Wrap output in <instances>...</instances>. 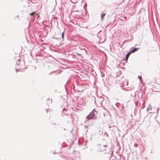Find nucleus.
Segmentation results:
<instances>
[{"mask_svg": "<svg viewBox=\"0 0 160 160\" xmlns=\"http://www.w3.org/2000/svg\"><path fill=\"white\" fill-rule=\"evenodd\" d=\"M97 113V112L94 109L87 116L85 121V123H87L88 121L92 118L95 119L96 116L95 112Z\"/></svg>", "mask_w": 160, "mask_h": 160, "instance_id": "f257e3e1", "label": "nucleus"}, {"mask_svg": "<svg viewBox=\"0 0 160 160\" xmlns=\"http://www.w3.org/2000/svg\"><path fill=\"white\" fill-rule=\"evenodd\" d=\"M95 103L98 107H100L102 106V101H95Z\"/></svg>", "mask_w": 160, "mask_h": 160, "instance_id": "f03ea898", "label": "nucleus"}, {"mask_svg": "<svg viewBox=\"0 0 160 160\" xmlns=\"http://www.w3.org/2000/svg\"><path fill=\"white\" fill-rule=\"evenodd\" d=\"M139 49V48H135L132 49L130 52H131V53H134L135 52L137 51Z\"/></svg>", "mask_w": 160, "mask_h": 160, "instance_id": "7ed1b4c3", "label": "nucleus"}, {"mask_svg": "<svg viewBox=\"0 0 160 160\" xmlns=\"http://www.w3.org/2000/svg\"><path fill=\"white\" fill-rule=\"evenodd\" d=\"M152 108V106L151 105H149L147 108V111H148L149 110H151Z\"/></svg>", "mask_w": 160, "mask_h": 160, "instance_id": "20e7f679", "label": "nucleus"}, {"mask_svg": "<svg viewBox=\"0 0 160 160\" xmlns=\"http://www.w3.org/2000/svg\"><path fill=\"white\" fill-rule=\"evenodd\" d=\"M131 53V52H130L127 54L126 57V60H128V59Z\"/></svg>", "mask_w": 160, "mask_h": 160, "instance_id": "39448f33", "label": "nucleus"}, {"mask_svg": "<svg viewBox=\"0 0 160 160\" xmlns=\"http://www.w3.org/2000/svg\"><path fill=\"white\" fill-rule=\"evenodd\" d=\"M105 15V13H102L101 15V18H102V20H103V18L104 16Z\"/></svg>", "mask_w": 160, "mask_h": 160, "instance_id": "423d86ee", "label": "nucleus"}, {"mask_svg": "<svg viewBox=\"0 0 160 160\" xmlns=\"http://www.w3.org/2000/svg\"><path fill=\"white\" fill-rule=\"evenodd\" d=\"M90 126V125H89V126L88 125H86L85 126V129H88V128H89V127Z\"/></svg>", "mask_w": 160, "mask_h": 160, "instance_id": "0eeeda50", "label": "nucleus"}, {"mask_svg": "<svg viewBox=\"0 0 160 160\" xmlns=\"http://www.w3.org/2000/svg\"><path fill=\"white\" fill-rule=\"evenodd\" d=\"M20 60L19 59H18V60L17 62V64L18 65H20Z\"/></svg>", "mask_w": 160, "mask_h": 160, "instance_id": "6e6552de", "label": "nucleus"}, {"mask_svg": "<svg viewBox=\"0 0 160 160\" xmlns=\"http://www.w3.org/2000/svg\"><path fill=\"white\" fill-rule=\"evenodd\" d=\"M64 32L62 33V38L63 39L64 37Z\"/></svg>", "mask_w": 160, "mask_h": 160, "instance_id": "1a4fd4ad", "label": "nucleus"}, {"mask_svg": "<svg viewBox=\"0 0 160 160\" xmlns=\"http://www.w3.org/2000/svg\"><path fill=\"white\" fill-rule=\"evenodd\" d=\"M63 113H64V114H65V115H67V113H66L64 112V110H65V111H66V110H65V108L63 109Z\"/></svg>", "mask_w": 160, "mask_h": 160, "instance_id": "9d476101", "label": "nucleus"}, {"mask_svg": "<svg viewBox=\"0 0 160 160\" xmlns=\"http://www.w3.org/2000/svg\"><path fill=\"white\" fill-rule=\"evenodd\" d=\"M134 146L135 147H137L138 146V144L137 143H135L134 144Z\"/></svg>", "mask_w": 160, "mask_h": 160, "instance_id": "9b49d317", "label": "nucleus"}, {"mask_svg": "<svg viewBox=\"0 0 160 160\" xmlns=\"http://www.w3.org/2000/svg\"><path fill=\"white\" fill-rule=\"evenodd\" d=\"M138 78L140 79L141 80H142V78H141V77L138 76Z\"/></svg>", "mask_w": 160, "mask_h": 160, "instance_id": "f8f14e48", "label": "nucleus"}, {"mask_svg": "<svg viewBox=\"0 0 160 160\" xmlns=\"http://www.w3.org/2000/svg\"><path fill=\"white\" fill-rule=\"evenodd\" d=\"M157 113H158V108L157 109Z\"/></svg>", "mask_w": 160, "mask_h": 160, "instance_id": "ddd939ff", "label": "nucleus"}, {"mask_svg": "<svg viewBox=\"0 0 160 160\" xmlns=\"http://www.w3.org/2000/svg\"><path fill=\"white\" fill-rule=\"evenodd\" d=\"M34 14H35V12H33L32 13V15H33Z\"/></svg>", "mask_w": 160, "mask_h": 160, "instance_id": "4468645a", "label": "nucleus"}, {"mask_svg": "<svg viewBox=\"0 0 160 160\" xmlns=\"http://www.w3.org/2000/svg\"><path fill=\"white\" fill-rule=\"evenodd\" d=\"M103 146L104 147V146H105V147H106L107 146V145H104Z\"/></svg>", "mask_w": 160, "mask_h": 160, "instance_id": "2eb2a0df", "label": "nucleus"}, {"mask_svg": "<svg viewBox=\"0 0 160 160\" xmlns=\"http://www.w3.org/2000/svg\"><path fill=\"white\" fill-rule=\"evenodd\" d=\"M30 14V15H33L32 14V13H31Z\"/></svg>", "mask_w": 160, "mask_h": 160, "instance_id": "dca6fc26", "label": "nucleus"}, {"mask_svg": "<svg viewBox=\"0 0 160 160\" xmlns=\"http://www.w3.org/2000/svg\"><path fill=\"white\" fill-rule=\"evenodd\" d=\"M86 131H87V132L88 131V130L87 129H86Z\"/></svg>", "mask_w": 160, "mask_h": 160, "instance_id": "f3484780", "label": "nucleus"}]
</instances>
